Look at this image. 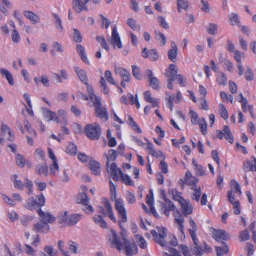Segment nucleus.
<instances>
[{
	"instance_id": "obj_1",
	"label": "nucleus",
	"mask_w": 256,
	"mask_h": 256,
	"mask_svg": "<svg viewBox=\"0 0 256 256\" xmlns=\"http://www.w3.org/2000/svg\"><path fill=\"white\" fill-rule=\"evenodd\" d=\"M46 202L45 198L43 194L38 195L35 199L34 197L30 198L24 205V207L28 210H33L38 208V213L40 217V222L48 224L54 223L56 218L49 212H45L42 210L41 208L44 206Z\"/></svg>"
},
{
	"instance_id": "obj_2",
	"label": "nucleus",
	"mask_w": 256,
	"mask_h": 256,
	"mask_svg": "<svg viewBox=\"0 0 256 256\" xmlns=\"http://www.w3.org/2000/svg\"><path fill=\"white\" fill-rule=\"evenodd\" d=\"M160 212L167 218L170 216L171 212L174 217V223L182 234H184V218L180 211L170 200L166 199L164 202H160Z\"/></svg>"
},
{
	"instance_id": "obj_3",
	"label": "nucleus",
	"mask_w": 256,
	"mask_h": 256,
	"mask_svg": "<svg viewBox=\"0 0 256 256\" xmlns=\"http://www.w3.org/2000/svg\"><path fill=\"white\" fill-rule=\"evenodd\" d=\"M112 246L120 251L124 248L127 256H133L138 252L137 246L134 243H130L128 241L125 236H118L114 230H111V235L109 238Z\"/></svg>"
},
{
	"instance_id": "obj_4",
	"label": "nucleus",
	"mask_w": 256,
	"mask_h": 256,
	"mask_svg": "<svg viewBox=\"0 0 256 256\" xmlns=\"http://www.w3.org/2000/svg\"><path fill=\"white\" fill-rule=\"evenodd\" d=\"M231 190L228 192V199L230 204L233 205L234 212L236 215H239L241 213V206L239 200L235 198L236 194L238 196L242 194L240 184L235 180L230 182Z\"/></svg>"
},
{
	"instance_id": "obj_5",
	"label": "nucleus",
	"mask_w": 256,
	"mask_h": 256,
	"mask_svg": "<svg viewBox=\"0 0 256 256\" xmlns=\"http://www.w3.org/2000/svg\"><path fill=\"white\" fill-rule=\"evenodd\" d=\"M110 199L115 202V208L118 214V224L122 227V224L128 221L127 212L124 202L122 198H116V192H110Z\"/></svg>"
},
{
	"instance_id": "obj_6",
	"label": "nucleus",
	"mask_w": 256,
	"mask_h": 256,
	"mask_svg": "<svg viewBox=\"0 0 256 256\" xmlns=\"http://www.w3.org/2000/svg\"><path fill=\"white\" fill-rule=\"evenodd\" d=\"M154 240L162 247L167 246L168 242L167 240V230L163 227H158L156 230H150Z\"/></svg>"
},
{
	"instance_id": "obj_7",
	"label": "nucleus",
	"mask_w": 256,
	"mask_h": 256,
	"mask_svg": "<svg viewBox=\"0 0 256 256\" xmlns=\"http://www.w3.org/2000/svg\"><path fill=\"white\" fill-rule=\"evenodd\" d=\"M84 134L90 140H98L101 136L102 129L97 123L88 124L84 128Z\"/></svg>"
},
{
	"instance_id": "obj_8",
	"label": "nucleus",
	"mask_w": 256,
	"mask_h": 256,
	"mask_svg": "<svg viewBox=\"0 0 256 256\" xmlns=\"http://www.w3.org/2000/svg\"><path fill=\"white\" fill-rule=\"evenodd\" d=\"M102 202L104 208L100 207V213L104 216H108L114 222L116 223L117 220L114 214L112 208L110 200L107 198H103L102 199Z\"/></svg>"
},
{
	"instance_id": "obj_9",
	"label": "nucleus",
	"mask_w": 256,
	"mask_h": 256,
	"mask_svg": "<svg viewBox=\"0 0 256 256\" xmlns=\"http://www.w3.org/2000/svg\"><path fill=\"white\" fill-rule=\"evenodd\" d=\"M44 116L48 120V121H54L58 124L62 123V120H66V112L64 110H59L58 111V116L56 112H52L48 110H46L44 113Z\"/></svg>"
},
{
	"instance_id": "obj_10",
	"label": "nucleus",
	"mask_w": 256,
	"mask_h": 256,
	"mask_svg": "<svg viewBox=\"0 0 256 256\" xmlns=\"http://www.w3.org/2000/svg\"><path fill=\"white\" fill-rule=\"evenodd\" d=\"M18 177V176L17 175H14L13 176V178L14 180V187L20 190H22L24 189V186H26L28 190L27 194L30 196L32 195L34 192H33L34 184H33V182H32V181H31L28 178H26L25 179L26 184H24L22 182V181L17 180Z\"/></svg>"
},
{
	"instance_id": "obj_11",
	"label": "nucleus",
	"mask_w": 256,
	"mask_h": 256,
	"mask_svg": "<svg viewBox=\"0 0 256 256\" xmlns=\"http://www.w3.org/2000/svg\"><path fill=\"white\" fill-rule=\"evenodd\" d=\"M216 132L219 140H222L224 138L230 144H234V136L228 126H224L222 130H217Z\"/></svg>"
},
{
	"instance_id": "obj_12",
	"label": "nucleus",
	"mask_w": 256,
	"mask_h": 256,
	"mask_svg": "<svg viewBox=\"0 0 256 256\" xmlns=\"http://www.w3.org/2000/svg\"><path fill=\"white\" fill-rule=\"evenodd\" d=\"M89 202V198L85 192H83L78 195L76 202L78 204H82L86 206L84 209V212L87 214H90L94 212V208L92 206L88 204Z\"/></svg>"
},
{
	"instance_id": "obj_13",
	"label": "nucleus",
	"mask_w": 256,
	"mask_h": 256,
	"mask_svg": "<svg viewBox=\"0 0 256 256\" xmlns=\"http://www.w3.org/2000/svg\"><path fill=\"white\" fill-rule=\"evenodd\" d=\"M90 0H73L72 6L74 10L77 13H80L83 11L88 12L89 8L87 6Z\"/></svg>"
},
{
	"instance_id": "obj_14",
	"label": "nucleus",
	"mask_w": 256,
	"mask_h": 256,
	"mask_svg": "<svg viewBox=\"0 0 256 256\" xmlns=\"http://www.w3.org/2000/svg\"><path fill=\"white\" fill-rule=\"evenodd\" d=\"M107 171L110 174L114 182H118L120 180V177L123 172L120 168H118L116 163L113 162L110 166H106Z\"/></svg>"
},
{
	"instance_id": "obj_15",
	"label": "nucleus",
	"mask_w": 256,
	"mask_h": 256,
	"mask_svg": "<svg viewBox=\"0 0 256 256\" xmlns=\"http://www.w3.org/2000/svg\"><path fill=\"white\" fill-rule=\"evenodd\" d=\"M145 76L148 79L150 86L156 90H160V81L154 76L152 70H147L145 72Z\"/></svg>"
},
{
	"instance_id": "obj_16",
	"label": "nucleus",
	"mask_w": 256,
	"mask_h": 256,
	"mask_svg": "<svg viewBox=\"0 0 256 256\" xmlns=\"http://www.w3.org/2000/svg\"><path fill=\"white\" fill-rule=\"evenodd\" d=\"M238 101L242 104V108L244 112H247L248 110L251 116L253 118H255L254 114V108L252 105L248 106V101L247 99L244 97L242 94L239 95Z\"/></svg>"
},
{
	"instance_id": "obj_17",
	"label": "nucleus",
	"mask_w": 256,
	"mask_h": 256,
	"mask_svg": "<svg viewBox=\"0 0 256 256\" xmlns=\"http://www.w3.org/2000/svg\"><path fill=\"white\" fill-rule=\"evenodd\" d=\"M111 44L114 47L117 46L119 49L122 48V44L116 26L113 28L112 30Z\"/></svg>"
},
{
	"instance_id": "obj_18",
	"label": "nucleus",
	"mask_w": 256,
	"mask_h": 256,
	"mask_svg": "<svg viewBox=\"0 0 256 256\" xmlns=\"http://www.w3.org/2000/svg\"><path fill=\"white\" fill-rule=\"evenodd\" d=\"M142 54L143 58H150L151 61L155 62L159 58V54L156 49H152L148 51L146 48L142 50Z\"/></svg>"
},
{
	"instance_id": "obj_19",
	"label": "nucleus",
	"mask_w": 256,
	"mask_h": 256,
	"mask_svg": "<svg viewBox=\"0 0 256 256\" xmlns=\"http://www.w3.org/2000/svg\"><path fill=\"white\" fill-rule=\"evenodd\" d=\"M250 159L251 160H246L243 163V169L246 172H256V158L254 156H252Z\"/></svg>"
},
{
	"instance_id": "obj_20",
	"label": "nucleus",
	"mask_w": 256,
	"mask_h": 256,
	"mask_svg": "<svg viewBox=\"0 0 256 256\" xmlns=\"http://www.w3.org/2000/svg\"><path fill=\"white\" fill-rule=\"evenodd\" d=\"M213 238L218 242L227 240L230 239L229 234L224 230H214L213 232Z\"/></svg>"
},
{
	"instance_id": "obj_21",
	"label": "nucleus",
	"mask_w": 256,
	"mask_h": 256,
	"mask_svg": "<svg viewBox=\"0 0 256 256\" xmlns=\"http://www.w3.org/2000/svg\"><path fill=\"white\" fill-rule=\"evenodd\" d=\"M180 204L181 207L182 214L186 217H188L192 213L193 206L190 201L185 200Z\"/></svg>"
},
{
	"instance_id": "obj_22",
	"label": "nucleus",
	"mask_w": 256,
	"mask_h": 256,
	"mask_svg": "<svg viewBox=\"0 0 256 256\" xmlns=\"http://www.w3.org/2000/svg\"><path fill=\"white\" fill-rule=\"evenodd\" d=\"M96 116L104 121L108 120L106 109L104 108L102 104L95 107Z\"/></svg>"
},
{
	"instance_id": "obj_23",
	"label": "nucleus",
	"mask_w": 256,
	"mask_h": 256,
	"mask_svg": "<svg viewBox=\"0 0 256 256\" xmlns=\"http://www.w3.org/2000/svg\"><path fill=\"white\" fill-rule=\"evenodd\" d=\"M186 184L190 187V188H194L196 186L198 180L196 177L192 176V173L188 171L186 174Z\"/></svg>"
},
{
	"instance_id": "obj_24",
	"label": "nucleus",
	"mask_w": 256,
	"mask_h": 256,
	"mask_svg": "<svg viewBox=\"0 0 256 256\" xmlns=\"http://www.w3.org/2000/svg\"><path fill=\"white\" fill-rule=\"evenodd\" d=\"M178 48L174 42L171 43V49L168 52V58L172 62H175L177 60Z\"/></svg>"
},
{
	"instance_id": "obj_25",
	"label": "nucleus",
	"mask_w": 256,
	"mask_h": 256,
	"mask_svg": "<svg viewBox=\"0 0 256 256\" xmlns=\"http://www.w3.org/2000/svg\"><path fill=\"white\" fill-rule=\"evenodd\" d=\"M178 70L176 64H172L170 66L169 68L166 70L165 76L169 79L176 80L178 74Z\"/></svg>"
},
{
	"instance_id": "obj_26",
	"label": "nucleus",
	"mask_w": 256,
	"mask_h": 256,
	"mask_svg": "<svg viewBox=\"0 0 256 256\" xmlns=\"http://www.w3.org/2000/svg\"><path fill=\"white\" fill-rule=\"evenodd\" d=\"M34 229L36 232L47 234L50 231V226L46 223L40 222L34 224Z\"/></svg>"
},
{
	"instance_id": "obj_27",
	"label": "nucleus",
	"mask_w": 256,
	"mask_h": 256,
	"mask_svg": "<svg viewBox=\"0 0 256 256\" xmlns=\"http://www.w3.org/2000/svg\"><path fill=\"white\" fill-rule=\"evenodd\" d=\"M0 73L2 74V78H6L10 86H14V81L13 78V76L10 72H9L6 69L0 68Z\"/></svg>"
},
{
	"instance_id": "obj_28",
	"label": "nucleus",
	"mask_w": 256,
	"mask_h": 256,
	"mask_svg": "<svg viewBox=\"0 0 256 256\" xmlns=\"http://www.w3.org/2000/svg\"><path fill=\"white\" fill-rule=\"evenodd\" d=\"M76 51L82 62L86 64H90V62L86 54L84 48L81 44H78L76 46Z\"/></svg>"
},
{
	"instance_id": "obj_29",
	"label": "nucleus",
	"mask_w": 256,
	"mask_h": 256,
	"mask_svg": "<svg viewBox=\"0 0 256 256\" xmlns=\"http://www.w3.org/2000/svg\"><path fill=\"white\" fill-rule=\"evenodd\" d=\"M89 168L92 172L96 176L100 173V166L99 162L96 160H90L89 164Z\"/></svg>"
},
{
	"instance_id": "obj_30",
	"label": "nucleus",
	"mask_w": 256,
	"mask_h": 256,
	"mask_svg": "<svg viewBox=\"0 0 256 256\" xmlns=\"http://www.w3.org/2000/svg\"><path fill=\"white\" fill-rule=\"evenodd\" d=\"M36 172L38 175L44 174L47 176L48 174V168L46 162H45L42 165L38 164L36 168Z\"/></svg>"
},
{
	"instance_id": "obj_31",
	"label": "nucleus",
	"mask_w": 256,
	"mask_h": 256,
	"mask_svg": "<svg viewBox=\"0 0 256 256\" xmlns=\"http://www.w3.org/2000/svg\"><path fill=\"white\" fill-rule=\"evenodd\" d=\"M190 224L192 228L189 229L188 231L190 234V235L192 239L193 240H196V238H197L196 232L198 230V228L196 226V222H194V220L190 218L189 220Z\"/></svg>"
},
{
	"instance_id": "obj_32",
	"label": "nucleus",
	"mask_w": 256,
	"mask_h": 256,
	"mask_svg": "<svg viewBox=\"0 0 256 256\" xmlns=\"http://www.w3.org/2000/svg\"><path fill=\"white\" fill-rule=\"evenodd\" d=\"M74 70L82 82L84 84L88 82L87 74L84 70H82L78 67L75 68Z\"/></svg>"
},
{
	"instance_id": "obj_33",
	"label": "nucleus",
	"mask_w": 256,
	"mask_h": 256,
	"mask_svg": "<svg viewBox=\"0 0 256 256\" xmlns=\"http://www.w3.org/2000/svg\"><path fill=\"white\" fill-rule=\"evenodd\" d=\"M82 216L78 214H74L70 216L66 220L68 226H74L81 219Z\"/></svg>"
},
{
	"instance_id": "obj_34",
	"label": "nucleus",
	"mask_w": 256,
	"mask_h": 256,
	"mask_svg": "<svg viewBox=\"0 0 256 256\" xmlns=\"http://www.w3.org/2000/svg\"><path fill=\"white\" fill-rule=\"evenodd\" d=\"M217 256H224L227 254L229 252L228 246L225 242H224L222 246H216Z\"/></svg>"
},
{
	"instance_id": "obj_35",
	"label": "nucleus",
	"mask_w": 256,
	"mask_h": 256,
	"mask_svg": "<svg viewBox=\"0 0 256 256\" xmlns=\"http://www.w3.org/2000/svg\"><path fill=\"white\" fill-rule=\"evenodd\" d=\"M128 122L130 126L138 134H141L142 132V130L139 127L138 124L134 121V119L130 116H128Z\"/></svg>"
},
{
	"instance_id": "obj_36",
	"label": "nucleus",
	"mask_w": 256,
	"mask_h": 256,
	"mask_svg": "<svg viewBox=\"0 0 256 256\" xmlns=\"http://www.w3.org/2000/svg\"><path fill=\"white\" fill-rule=\"evenodd\" d=\"M107 162L106 165L108 166L110 161L114 162L116 160L118 156V153L116 150H110L108 151V154H106Z\"/></svg>"
},
{
	"instance_id": "obj_37",
	"label": "nucleus",
	"mask_w": 256,
	"mask_h": 256,
	"mask_svg": "<svg viewBox=\"0 0 256 256\" xmlns=\"http://www.w3.org/2000/svg\"><path fill=\"white\" fill-rule=\"evenodd\" d=\"M178 10L180 13L182 10L186 11L189 8V2L187 0H177Z\"/></svg>"
},
{
	"instance_id": "obj_38",
	"label": "nucleus",
	"mask_w": 256,
	"mask_h": 256,
	"mask_svg": "<svg viewBox=\"0 0 256 256\" xmlns=\"http://www.w3.org/2000/svg\"><path fill=\"white\" fill-rule=\"evenodd\" d=\"M24 16L30 20L34 24L38 23L40 20V18L35 14L30 11H26L24 12Z\"/></svg>"
},
{
	"instance_id": "obj_39",
	"label": "nucleus",
	"mask_w": 256,
	"mask_h": 256,
	"mask_svg": "<svg viewBox=\"0 0 256 256\" xmlns=\"http://www.w3.org/2000/svg\"><path fill=\"white\" fill-rule=\"evenodd\" d=\"M94 222L102 228H107L108 224L104 218L100 215H96L93 218Z\"/></svg>"
},
{
	"instance_id": "obj_40",
	"label": "nucleus",
	"mask_w": 256,
	"mask_h": 256,
	"mask_svg": "<svg viewBox=\"0 0 256 256\" xmlns=\"http://www.w3.org/2000/svg\"><path fill=\"white\" fill-rule=\"evenodd\" d=\"M189 115L191 119V122L194 125H197L202 119V118H200L198 114L192 110H190Z\"/></svg>"
},
{
	"instance_id": "obj_41",
	"label": "nucleus",
	"mask_w": 256,
	"mask_h": 256,
	"mask_svg": "<svg viewBox=\"0 0 256 256\" xmlns=\"http://www.w3.org/2000/svg\"><path fill=\"white\" fill-rule=\"evenodd\" d=\"M230 22L232 26H240V20L238 15L236 13H232L229 16Z\"/></svg>"
},
{
	"instance_id": "obj_42",
	"label": "nucleus",
	"mask_w": 256,
	"mask_h": 256,
	"mask_svg": "<svg viewBox=\"0 0 256 256\" xmlns=\"http://www.w3.org/2000/svg\"><path fill=\"white\" fill-rule=\"evenodd\" d=\"M24 97L28 106V108H26V112L28 114L29 116H34V114L33 110H32V104L30 94H25L24 95Z\"/></svg>"
},
{
	"instance_id": "obj_43",
	"label": "nucleus",
	"mask_w": 256,
	"mask_h": 256,
	"mask_svg": "<svg viewBox=\"0 0 256 256\" xmlns=\"http://www.w3.org/2000/svg\"><path fill=\"white\" fill-rule=\"evenodd\" d=\"M172 194L173 200L178 202L180 204L186 200L182 198V193L178 192L176 189L172 190Z\"/></svg>"
},
{
	"instance_id": "obj_44",
	"label": "nucleus",
	"mask_w": 256,
	"mask_h": 256,
	"mask_svg": "<svg viewBox=\"0 0 256 256\" xmlns=\"http://www.w3.org/2000/svg\"><path fill=\"white\" fill-rule=\"evenodd\" d=\"M218 114L220 115V117L224 119V120H227L228 119V112L226 106H224V104H220L218 105Z\"/></svg>"
},
{
	"instance_id": "obj_45",
	"label": "nucleus",
	"mask_w": 256,
	"mask_h": 256,
	"mask_svg": "<svg viewBox=\"0 0 256 256\" xmlns=\"http://www.w3.org/2000/svg\"><path fill=\"white\" fill-rule=\"evenodd\" d=\"M146 204H148L149 207L150 208L151 211L153 214L156 218L158 216V214L156 212L154 208H153V204L154 203V198L153 194L152 195H148L146 197Z\"/></svg>"
},
{
	"instance_id": "obj_46",
	"label": "nucleus",
	"mask_w": 256,
	"mask_h": 256,
	"mask_svg": "<svg viewBox=\"0 0 256 256\" xmlns=\"http://www.w3.org/2000/svg\"><path fill=\"white\" fill-rule=\"evenodd\" d=\"M66 152L72 156H76L78 152L76 146L72 142L70 143L66 150Z\"/></svg>"
},
{
	"instance_id": "obj_47",
	"label": "nucleus",
	"mask_w": 256,
	"mask_h": 256,
	"mask_svg": "<svg viewBox=\"0 0 256 256\" xmlns=\"http://www.w3.org/2000/svg\"><path fill=\"white\" fill-rule=\"evenodd\" d=\"M156 39L160 42L161 46H164L166 42V38L161 32L159 31L155 32Z\"/></svg>"
},
{
	"instance_id": "obj_48",
	"label": "nucleus",
	"mask_w": 256,
	"mask_h": 256,
	"mask_svg": "<svg viewBox=\"0 0 256 256\" xmlns=\"http://www.w3.org/2000/svg\"><path fill=\"white\" fill-rule=\"evenodd\" d=\"M217 82L220 86H226L228 83V78L226 74L221 72L217 76Z\"/></svg>"
},
{
	"instance_id": "obj_49",
	"label": "nucleus",
	"mask_w": 256,
	"mask_h": 256,
	"mask_svg": "<svg viewBox=\"0 0 256 256\" xmlns=\"http://www.w3.org/2000/svg\"><path fill=\"white\" fill-rule=\"evenodd\" d=\"M122 183L128 186H134V182L132 181L130 177L127 174H122L120 177Z\"/></svg>"
},
{
	"instance_id": "obj_50",
	"label": "nucleus",
	"mask_w": 256,
	"mask_h": 256,
	"mask_svg": "<svg viewBox=\"0 0 256 256\" xmlns=\"http://www.w3.org/2000/svg\"><path fill=\"white\" fill-rule=\"evenodd\" d=\"M2 133L3 136L5 135L6 132L8 133L9 137L8 138V140L10 141H12L14 139V136L12 134V132L10 130V128L6 124H2L1 128Z\"/></svg>"
},
{
	"instance_id": "obj_51",
	"label": "nucleus",
	"mask_w": 256,
	"mask_h": 256,
	"mask_svg": "<svg viewBox=\"0 0 256 256\" xmlns=\"http://www.w3.org/2000/svg\"><path fill=\"white\" fill-rule=\"evenodd\" d=\"M191 190H194V193L192 195V199L196 202H198L200 201V198L202 196V190L200 188H196V186L194 188Z\"/></svg>"
},
{
	"instance_id": "obj_52",
	"label": "nucleus",
	"mask_w": 256,
	"mask_h": 256,
	"mask_svg": "<svg viewBox=\"0 0 256 256\" xmlns=\"http://www.w3.org/2000/svg\"><path fill=\"white\" fill-rule=\"evenodd\" d=\"M127 24L134 30L140 31V26L137 24L136 20L134 18H128L127 21Z\"/></svg>"
},
{
	"instance_id": "obj_53",
	"label": "nucleus",
	"mask_w": 256,
	"mask_h": 256,
	"mask_svg": "<svg viewBox=\"0 0 256 256\" xmlns=\"http://www.w3.org/2000/svg\"><path fill=\"white\" fill-rule=\"evenodd\" d=\"M197 125L199 126L202 134L206 136L208 134V125L206 120L202 118Z\"/></svg>"
},
{
	"instance_id": "obj_54",
	"label": "nucleus",
	"mask_w": 256,
	"mask_h": 256,
	"mask_svg": "<svg viewBox=\"0 0 256 256\" xmlns=\"http://www.w3.org/2000/svg\"><path fill=\"white\" fill-rule=\"evenodd\" d=\"M192 163L194 166L195 172L198 176H202L205 175V172L202 166L198 164L195 161H193Z\"/></svg>"
},
{
	"instance_id": "obj_55",
	"label": "nucleus",
	"mask_w": 256,
	"mask_h": 256,
	"mask_svg": "<svg viewBox=\"0 0 256 256\" xmlns=\"http://www.w3.org/2000/svg\"><path fill=\"white\" fill-rule=\"evenodd\" d=\"M100 88L102 89V92L106 95H109L110 90L108 88L106 80L102 76L100 78Z\"/></svg>"
},
{
	"instance_id": "obj_56",
	"label": "nucleus",
	"mask_w": 256,
	"mask_h": 256,
	"mask_svg": "<svg viewBox=\"0 0 256 256\" xmlns=\"http://www.w3.org/2000/svg\"><path fill=\"white\" fill-rule=\"evenodd\" d=\"M60 73L61 76L56 73L53 74V76H54L56 82L58 83H61L62 82L63 80H66L68 78L67 73L65 70H62Z\"/></svg>"
},
{
	"instance_id": "obj_57",
	"label": "nucleus",
	"mask_w": 256,
	"mask_h": 256,
	"mask_svg": "<svg viewBox=\"0 0 256 256\" xmlns=\"http://www.w3.org/2000/svg\"><path fill=\"white\" fill-rule=\"evenodd\" d=\"M128 97L129 99V104L131 105L136 104V108L138 109H140V104L139 102L137 94L136 95V98H134L132 94H128Z\"/></svg>"
},
{
	"instance_id": "obj_58",
	"label": "nucleus",
	"mask_w": 256,
	"mask_h": 256,
	"mask_svg": "<svg viewBox=\"0 0 256 256\" xmlns=\"http://www.w3.org/2000/svg\"><path fill=\"white\" fill-rule=\"evenodd\" d=\"M218 30V26L216 24L210 23L207 26V32L210 35H216L217 34Z\"/></svg>"
},
{
	"instance_id": "obj_59",
	"label": "nucleus",
	"mask_w": 256,
	"mask_h": 256,
	"mask_svg": "<svg viewBox=\"0 0 256 256\" xmlns=\"http://www.w3.org/2000/svg\"><path fill=\"white\" fill-rule=\"evenodd\" d=\"M73 40L76 43H80L82 41V36L80 31L76 28L73 29Z\"/></svg>"
},
{
	"instance_id": "obj_60",
	"label": "nucleus",
	"mask_w": 256,
	"mask_h": 256,
	"mask_svg": "<svg viewBox=\"0 0 256 256\" xmlns=\"http://www.w3.org/2000/svg\"><path fill=\"white\" fill-rule=\"evenodd\" d=\"M196 241L193 240L195 244V246L194 249V254L196 256H202L203 254V249L200 247L198 244V238H196Z\"/></svg>"
},
{
	"instance_id": "obj_61",
	"label": "nucleus",
	"mask_w": 256,
	"mask_h": 256,
	"mask_svg": "<svg viewBox=\"0 0 256 256\" xmlns=\"http://www.w3.org/2000/svg\"><path fill=\"white\" fill-rule=\"evenodd\" d=\"M138 244L142 249H145L147 247V244L144 238L140 235L136 236Z\"/></svg>"
},
{
	"instance_id": "obj_62",
	"label": "nucleus",
	"mask_w": 256,
	"mask_h": 256,
	"mask_svg": "<svg viewBox=\"0 0 256 256\" xmlns=\"http://www.w3.org/2000/svg\"><path fill=\"white\" fill-rule=\"evenodd\" d=\"M50 173L55 176L59 172V166L58 162H54L50 166Z\"/></svg>"
},
{
	"instance_id": "obj_63",
	"label": "nucleus",
	"mask_w": 256,
	"mask_h": 256,
	"mask_svg": "<svg viewBox=\"0 0 256 256\" xmlns=\"http://www.w3.org/2000/svg\"><path fill=\"white\" fill-rule=\"evenodd\" d=\"M132 72L133 76L138 80H141L142 76L140 68L136 66H132Z\"/></svg>"
},
{
	"instance_id": "obj_64",
	"label": "nucleus",
	"mask_w": 256,
	"mask_h": 256,
	"mask_svg": "<svg viewBox=\"0 0 256 256\" xmlns=\"http://www.w3.org/2000/svg\"><path fill=\"white\" fill-rule=\"evenodd\" d=\"M90 102L92 103L90 106H93L94 108L100 104H102L101 100L100 97L96 96L95 94L90 96Z\"/></svg>"
}]
</instances>
